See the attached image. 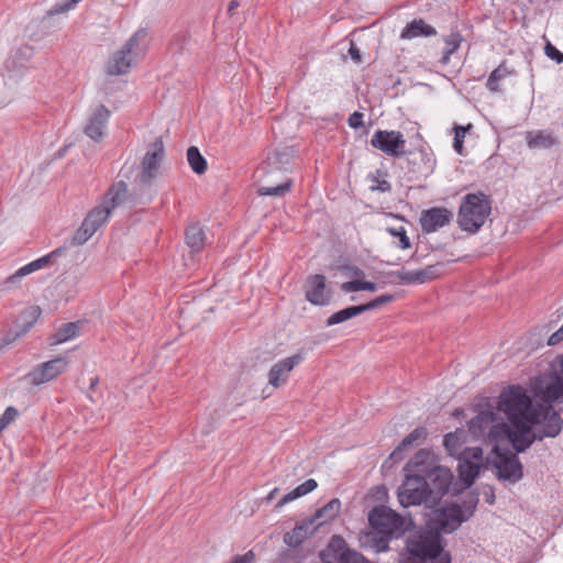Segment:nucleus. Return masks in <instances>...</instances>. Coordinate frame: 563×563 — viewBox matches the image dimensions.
Here are the masks:
<instances>
[{
  "mask_svg": "<svg viewBox=\"0 0 563 563\" xmlns=\"http://www.w3.org/2000/svg\"><path fill=\"white\" fill-rule=\"evenodd\" d=\"M239 2L236 0H232L230 3H229V7H228V11L230 13L233 12V10H235L238 7H239Z\"/></svg>",
  "mask_w": 563,
  "mask_h": 563,
  "instance_id": "nucleus-55",
  "label": "nucleus"
},
{
  "mask_svg": "<svg viewBox=\"0 0 563 563\" xmlns=\"http://www.w3.org/2000/svg\"><path fill=\"white\" fill-rule=\"evenodd\" d=\"M254 560L253 551H247L243 555L235 556L230 563H252Z\"/></svg>",
  "mask_w": 563,
  "mask_h": 563,
  "instance_id": "nucleus-51",
  "label": "nucleus"
},
{
  "mask_svg": "<svg viewBox=\"0 0 563 563\" xmlns=\"http://www.w3.org/2000/svg\"><path fill=\"white\" fill-rule=\"evenodd\" d=\"M165 156L164 143L161 139L155 140L147 148L142 163L139 180L141 184L151 186L159 175L162 162Z\"/></svg>",
  "mask_w": 563,
  "mask_h": 563,
  "instance_id": "nucleus-11",
  "label": "nucleus"
},
{
  "mask_svg": "<svg viewBox=\"0 0 563 563\" xmlns=\"http://www.w3.org/2000/svg\"><path fill=\"white\" fill-rule=\"evenodd\" d=\"M377 284L368 280H349L341 285V290L344 292H355L361 290H367V291H376L377 290Z\"/></svg>",
  "mask_w": 563,
  "mask_h": 563,
  "instance_id": "nucleus-41",
  "label": "nucleus"
},
{
  "mask_svg": "<svg viewBox=\"0 0 563 563\" xmlns=\"http://www.w3.org/2000/svg\"><path fill=\"white\" fill-rule=\"evenodd\" d=\"M314 528L307 519L302 520L284 537L285 543L289 547H299L309 536L313 534Z\"/></svg>",
  "mask_w": 563,
  "mask_h": 563,
  "instance_id": "nucleus-31",
  "label": "nucleus"
},
{
  "mask_svg": "<svg viewBox=\"0 0 563 563\" xmlns=\"http://www.w3.org/2000/svg\"><path fill=\"white\" fill-rule=\"evenodd\" d=\"M303 360L301 354H295L278 361L268 372V383L275 388L287 382L288 374Z\"/></svg>",
  "mask_w": 563,
  "mask_h": 563,
  "instance_id": "nucleus-21",
  "label": "nucleus"
},
{
  "mask_svg": "<svg viewBox=\"0 0 563 563\" xmlns=\"http://www.w3.org/2000/svg\"><path fill=\"white\" fill-rule=\"evenodd\" d=\"M394 300V296L390 294L382 295L366 303L360 305L362 312H366L374 309L382 308L385 303Z\"/></svg>",
  "mask_w": 563,
  "mask_h": 563,
  "instance_id": "nucleus-45",
  "label": "nucleus"
},
{
  "mask_svg": "<svg viewBox=\"0 0 563 563\" xmlns=\"http://www.w3.org/2000/svg\"><path fill=\"white\" fill-rule=\"evenodd\" d=\"M361 313H363V312H362L360 305L358 306H350V307H346V308L339 310V311L334 312L333 314H331L327 319L325 324L328 327L340 324V323H342L351 318H354Z\"/></svg>",
  "mask_w": 563,
  "mask_h": 563,
  "instance_id": "nucleus-36",
  "label": "nucleus"
},
{
  "mask_svg": "<svg viewBox=\"0 0 563 563\" xmlns=\"http://www.w3.org/2000/svg\"><path fill=\"white\" fill-rule=\"evenodd\" d=\"M306 298L316 306H325L330 301V295L325 289V276L316 274L307 279Z\"/></svg>",
  "mask_w": 563,
  "mask_h": 563,
  "instance_id": "nucleus-22",
  "label": "nucleus"
},
{
  "mask_svg": "<svg viewBox=\"0 0 563 563\" xmlns=\"http://www.w3.org/2000/svg\"><path fill=\"white\" fill-rule=\"evenodd\" d=\"M544 54L555 60L556 64L563 63V53L560 52L552 43L548 42L544 46Z\"/></svg>",
  "mask_w": 563,
  "mask_h": 563,
  "instance_id": "nucleus-48",
  "label": "nucleus"
},
{
  "mask_svg": "<svg viewBox=\"0 0 563 563\" xmlns=\"http://www.w3.org/2000/svg\"><path fill=\"white\" fill-rule=\"evenodd\" d=\"M495 451L494 465L497 470L498 478L510 483L518 482L522 477V465L517 455L498 453L497 446Z\"/></svg>",
  "mask_w": 563,
  "mask_h": 563,
  "instance_id": "nucleus-18",
  "label": "nucleus"
},
{
  "mask_svg": "<svg viewBox=\"0 0 563 563\" xmlns=\"http://www.w3.org/2000/svg\"><path fill=\"white\" fill-rule=\"evenodd\" d=\"M424 453L428 457H423V463H418L417 467L422 471L420 474L430 490L432 503H435L449 492L453 476L449 468L437 465L432 453L426 450Z\"/></svg>",
  "mask_w": 563,
  "mask_h": 563,
  "instance_id": "nucleus-8",
  "label": "nucleus"
},
{
  "mask_svg": "<svg viewBox=\"0 0 563 563\" xmlns=\"http://www.w3.org/2000/svg\"><path fill=\"white\" fill-rule=\"evenodd\" d=\"M42 311L37 306H31L20 314L19 322H22V329L15 333V338L25 334L40 318Z\"/></svg>",
  "mask_w": 563,
  "mask_h": 563,
  "instance_id": "nucleus-35",
  "label": "nucleus"
},
{
  "mask_svg": "<svg viewBox=\"0 0 563 563\" xmlns=\"http://www.w3.org/2000/svg\"><path fill=\"white\" fill-rule=\"evenodd\" d=\"M371 145L387 156L400 157L405 154L406 140L399 131L377 130L371 139Z\"/></svg>",
  "mask_w": 563,
  "mask_h": 563,
  "instance_id": "nucleus-13",
  "label": "nucleus"
},
{
  "mask_svg": "<svg viewBox=\"0 0 563 563\" xmlns=\"http://www.w3.org/2000/svg\"><path fill=\"white\" fill-rule=\"evenodd\" d=\"M472 510L465 512L456 504H450L432 512L428 525L435 531L451 533L455 531L472 515Z\"/></svg>",
  "mask_w": 563,
  "mask_h": 563,
  "instance_id": "nucleus-9",
  "label": "nucleus"
},
{
  "mask_svg": "<svg viewBox=\"0 0 563 563\" xmlns=\"http://www.w3.org/2000/svg\"><path fill=\"white\" fill-rule=\"evenodd\" d=\"M318 487V483L313 478H309L305 481L302 484L298 485L296 488L287 493L277 504V507H282L287 503H290L297 498H300L311 492H313Z\"/></svg>",
  "mask_w": 563,
  "mask_h": 563,
  "instance_id": "nucleus-32",
  "label": "nucleus"
},
{
  "mask_svg": "<svg viewBox=\"0 0 563 563\" xmlns=\"http://www.w3.org/2000/svg\"><path fill=\"white\" fill-rule=\"evenodd\" d=\"M500 422L496 407L487 402L478 406L477 415L468 421V430L473 437L481 438L486 431L488 435L494 426Z\"/></svg>",
  "mask_w": 563,
  "mask_h": 563,
  "instance_id": "nucleus-15",
  "label": "nucleus"
},
{
  "mask_svg": "<svg viewBox=\"0 0 563 563\" xmlns=\"http://www.w3.org/2000/svg\"><path fill=\"white\" fill-rule=\"evenodd\" d=\"M18 416V410L10 406L8 407L0 417V432L15 419Z\"/></svg>",
  "mask_w": 563,
  "mask_h": 563,
  "instance_id": "nucleus-47",
  "label": "nucleus"
},
{
  "mask_svg": "<svg viewBox=\"0 0 563 563\" xmlns=\"http://www.w3.org/2000/svg\"><path fill=\"white\" fill-rule=\"evenodd\" d=\"M277 492H278V489H277V488H274V489L269 493V495H268L267 499H268V500H272V499L274 498V496H275V494H276Z\"/></svg>",
  "mask_w": 563,
  "mask_h": 563,
  "instance_id": "nucleus-56",
  "label": "nucleus"
},
{
  "mask_svg": "<svg viewBox=\"0 0 563 563\" xmlns=\"http://www.w3.org/2000/svg\"><path fill=\"white\" fill-rule=\"evenodd\" d=\"M126 196L128 185L123 180L115 181L106 192L101 205L111 213L113 209L124 202Z\"/></svg>",
  "mask_w": 563,
  "mask_h": 563,
  "instance_id": "nucleus-26",
  "label": "nucleus"
},
{
  "mask_svg": "<svg viewBox=\"0 0 563 563\" xmlns=\"http://www.w3.org/2000/svg\"><path fill=\"white\" fill-rule=\"evenodd\" d=\"M368 522L371 530L364 532L360 541L362 547L377 553L388 551L389 543L401 538L413 525L410 517H404L384 505L368 512Z\"/></svg>",
  "mask_w": 563,
  "mask_h": 563,
  "instance_id": "nucleus-2",
  "label": "nucleus"
},
{
  "mask_svg": "<svg viewBox=\"0 0 563 563\" xmlns=\"http://www.w3.org/2000/svg\"><path fill=\"white\" fill-rule=\"evenodd\" d=\"M437 34V30L422 19H415L408 23L400 33L401 40H413L420 36L429 37Z\"/></svg>",
  "mask_w": 563,
  "mask_h": 563,
  "instance_id": "nucleus-27",
  "label": "nucleus"
},
{
  "mask_svg": "<svg viewBox=\"0 0 563 563\" xmlns=\"http://www.w3.org/2000/svg\"><path fill=\"white\" fill-rule=\"evenodd\" d=\"M338 563H368V561L361 553L350 550Z\"/></svg>",
  "mask_w": 563,
  "mask_h": 563,
  "instance_id": "nucleus-49",
  "label": "nucleus"
},
{
  "mask_svg": "<svg viewBox=\"0 0 563 563\" xmlns=\"http://www.w3.org/2000/svg\"><path fill=\"white\" fill-rule=\"evenodd\" d=\"M388 233L393 235L394 238L398 239L397 246L401 250H407L411 246L410 240L407 235V231L404 227H397V228H388Z\"/></svg>",
  "mask_w": 563,
  "mask_h": 563,
  "instance_id": "nucleus-44",
  "label": "nucleus"
},
{
  "mask_svg": "<svg viewBox=\"0 0 563 563\" xmlns=\"http://www.w3.org/2000/svg\"><path fill=\"white\" fill-rule=\"evenodd\" d=\"M508 68L500 64L497 68H495L490 75L488 76L486 87L488 90L493 92L499 91V81L506 78L509 75Z\"/></svg>",
  "mask_w": 563,
  "mask_h": 563,
  "instance_id": "nucleus-42",
  "label": "nucleus"
},
{
  "mask_svg": "<svg viewBox=\"0 0 563 563\" xmlns=\"http://www.w3.org/2000/svg\"><path fill=\"white\" fill-rule=\"evenodd\" d=\"M408 556L404 560L424 563L427 559L437 563H451V555L443 551V538L439 531L427 527L412 533L406 541Z\"/></svg>",
  "mask_w": 563,
  "mask_h": 563,
  "instance_id": "nucleus-5",
  "label": "nucleus"
},
{
  "mask_svg": "<svg viewBox=\"0 0 563 563\" xmlns=\"http://www.w3.org/2000/svg\"><path fill=\"white\" fill-rule=\"evenodd\" d=\"M457 471L461 481L470 487L483 465V450L479 446L465 448L457 457Z\"/></svg>",
  "mask_w": 563,
  "mask_h": 563,
  "instance_id": "nucleus-12",
  "label": "nucleus"
},
{
  "mask_svg": "<svg viewBox=\"0 0 563 563\" xmlns=\"http://www.w3.org/2000/svg\"><path fill=\"white\" fill-rule=\"evenodd\" d=\"M349 54L351 55V57L353 59H355L356 62H360L361 60V55H360V51L358 48L355 47L354 44H351V47L349 49Z\"/></svg>",
  "mask_w": 563,
  "mask_h": 563,
  "instance_id": "nucleus-53",
  "label": "nucleus"
},
{
  "mask_svg": "<svg viewBox=\"0 0 563 563\" xmlns=\"http://www.w3.org/2000/svg\"><path fill=\"white\" fill-rule=\"evenodd\" d=\"M279 157L280 154L268 157L267 162L257 169L258 177L262 181L257 189L260 196L282 197L290 190L291 181L289 179H285L280 183H273L269 179L271 176L280 175L277 167Z\"/></svg>",
  "mask_w": 563,
  "mask_h": 563,
  "instance_id": "nucleus-10",
  "label": "nucleus"
},
{
  "mask_svg": "<svg viewBox=\"0 0 563 563\" xmlns=\"http://www.w3.org/2000/svg\"><path fill=\"white\" fill-rule=\"evenodd\" d=\"M79 322L63 324L54 334V342L57 344L67 342L78 335Z\"/></svg>",
  "mask_w": 563,
  "mask_h": 563,
  "instance_id": "nucleus-39",
  "label": "nucleus"
},
{
  "mask_svg": "<svg viewBox=\"0 0 563 563\" xmlns=\"http://www.w3.org/2000/svg\"><path fill=\"white\" fill-rule=\"evenodd\" d=\"M555 365L560 373L555 374L551 382L544 388V396L551 401L563 399V355H559L555 358Z\"/></svg>",
  "mask_w": 563,
  "mask_h": 563,
  "instance_id": "nucleus-30",
  "label": "nucleus"
},
{
  "mask_svg": "<svg viewBox=\"0 0 563 563\" xmlns=\"http://www.w3.org/2000/svg\"><path fill=\"white\" fill-rule=\"evenodd\" d=\"M472 124L468 123L467 125H455L454 126V139H453V147L456 153L462 154L463 153V144L464 139L466 135V132L472 129Z\"/></svg>",
  "mask_w": 563,
  "mask_h": 563,
  "instance_id": "nucleus-43",
  "label": "nucleus"
},
{
  "mask_svg": "<svg viewBox=\"0 0 563 563\" xmlns=\"http://www.w3.org/2000/svg\"><path fill=\"white\" fill-rule=\"evenodd\" d=\"M556 135L549 130H539L529 132L527 135V145L531 150L550 148L558 144Z\"/></svg>",
  "mask_w": 563,
  "mask_h": 563,
  "instance_id": "nucleus-29",
  "label": "nucleus"
},
{
  "mask_svg": "<svg viewBox=\"0 0 563 563\" xmlns=\"http://www.w3.org/2000/svg\"><path fill=\"white\" fill-rule=\"evenodd\" d=\"M490 212V201L485 194H467L459 209V225L463 231L476 233L484 225Z\"/></svg>",
  "mask_w": 563,
  "mask_h": 563,
  "instance_id": "nucleus-7",
  "label": "nucleus"
},
{
  "mask_svg": "<svg viewBox=\"0 0 563 563\" xmlns=\"http://www.w3.org/2000/svg\"><path fill=\"white\" fill-rule=\"evenodd\" d=\"M453 219V213L444 207H432L421 212L419 222L423 233H433L446 227Z\"/></svg>",
  "mask_w": 563,
  "mask_h": 563,
  "instance_id": "nucleus-19",
  "label": "nucleus"
},
{
  "mask_svg": "<svg viewBox=\"0 0 563 563\" xmlns=\"http://www.w3.org/2000/svg\"><path fill=\"white\" fill-rule=\"evenodd\" d=\"M487 501H488L489 504H493V503H494V495H492V497H488V498H487Z\"/></svg>",
  "mask_w": 563,
  "mask_h": 563,
  "instance_id": "nucleus-57",
  "label": "nucleus"
},
{
  "mask_svg": "<svg viewBox=\"0 0 563 563\" xmlns=\"http://www.w3.org/2000/svg\"><path fill=\"white\" fill-rule=\"evenodd\" d=\"M110 118V110L103 106L98 104L90 110L85 126V134L93 141H100L107 131V124Z\"/></svg>",
  "mask_w": 563,
  "mask_h": 563,
  "instance_id": "nucleus-20",
  "label": "nucleus"
},
{
  "mask_svg": "<svg viewBox=\"0 0 563 563\" xmlns=\"http://www.w3.org/2000/svg\"><path fill=\"white\" fill-rule=\"evenodd\" d=\"M441 275L440 265H429L422 269L406 271L401 269L397 272V276L402 284H424Z\"/></svg>",
  "mask_w": 563,
  "mask_h": 563,
  "instance_id": "nucleus-24",
  "label": "nucleus"
},
{
  "mask_svg": "<svg viewBox=\"0 0 563 563\" xmlns=\"http://www.w3.org/2000/svg\"><path fill=\"white\" fill-rule=\"evenodd\" d=\"M66 366L67 360L63 356H58L33 368L26 374L25 379H27L30 384L38 386L57 377L65 371Z\"/></svg>",
  "mask_w": 563,
  "mask_h": 563,
  "instance_id": "nucleus-17",
  "label": "nucleus"
},
{
  "mask_svg": "<svg viewBox=\"0 0 563 563\" xmlns=\"http://www.w3.org/2000/svg\"><path fill=\"white\" fill-rule=\"evenodd\" d=\"M562 340H563V325L549 338L548 344L556 345Z\"/></svg>",
  "mask_w": 563,
  "mask_h": 563,
  "instance_id": "nucleus-52",
  "label": "nucleus"
},
{
  "mask_svg": "<svg viewBox=\"0 0 563 563\" xmlns=\"http://www.w3.org/2000/svg\"><path fill=\"white\" fill-rule=\"evenodd\" d=\"M423 457H428V455L424 450H420L404 468L405 479L398 487L397 496L399 504L405 508L432 503L430 490L420 474L421 471L417 467L418 463H423Z\"/></svg>",
  "mask_w": 563,
  "mask_h": 563,
  "instance_id": "nucleus-4",
  "label": "nucleus"
},
{
  "mask_svg": "<svg viewBox=\"0 0 563 563\" xmlns=\"http://www.w3.org/2000/svg\"><path fill=\"white\" fill-rule=\"evenodd\" d=\"M34 49L30 45H23L14 49L4 62L5 70L10 77L19 76L33 57Z\"/></svg>",
  "mask_w": 563,
  "mask_h": 563,
  "instance_id": "nucleus-23",
  "label": "nucleus"
},
{
  "mask_svg": "<svg viewBox=\"0 0 563 563\" xmlns=\"http://www.w3.org/2000/svg\"><path fill=\"white\" fill-rule=\"evenodd\" d=\"M495 407L508 421L525 419L529 423H540L545 419V415L556 412L551 399L545 398L544 390L541 401L533 405L527 390L519 385L504 388Z\"/></svg>",
  "mask_w": 563,
  "mask_h": 563,
  "instance_id": "nucleus-3",
  "label": "nucleus"
},
{
  "mask_svg": "<svg viewBox=\"0 0 563 563\" xmlns=\"http://www.w3.org/2000/svg\"><path fill=\"white\" fill-rule=\"evenodd\" d=\"M81 0H66L55 4L51 10L49 14H59L73 10Z\"/></svg>",
  "mask_w": 563,
  "mask_h": 563,
  "instance_id": "nucleus-46",
  "label": "nucleus"
},
{
  "mask_svg": "<svg viewBox=\"0 0 563 563\" xmlns=\"http://www.w3.org/2000/svg\"><path fill=\"white\" fill-rule=\"evenodd\" d=\"M465 431L460 429L444 435L443 445L450 455H457V457L460 456V453L463 451L462 445L465 442Z\"/></svg>",
  "mask_w": 563,
  "mask_h": 563,
  "instance_id": "nucleus-33",
  "label": "nucleus"
},
{
  "mask_svg": "<svg viewBox=\"0 0 563 563\" xmlns=\"http://www.w3.org/2000/svg\"><path fill=\"white\" fill-rule=\"evenodd\" d=\"M351 549L347 548L345 540L340 536H333L327 549L321 556L325 563H338Z\"/></svg>",
  "mask_w": 563,
  "mask_h": 563,
  "instance_id": "nucleus-28",
  "label": "nucleus"
},
{
  "mask_svg": "<svg viewBox=\"0 0 563 563\" xmlns=\"http://www.w3.org/2000/svg\"><path fill=\"white\" fill-rule=\"evenodd\" d=\"M510 424L501 421L489 431L488 439L492 442L508 440L517 452H525L536 440L558 437L563 428V420L559 412L545 415L540 423V429L533 431L525 419L509 421Z\"/></svg>",
  "mask_w": 563,
  "mask_h": 563,
  "instance_id": "nucleus-1",
  "label": "nucleus"
},
{
  "mask_svg": "<svg viewBox=\"0 0 563 563\" xmlns=\"http://www.w3.org/2000/svg\"><path fill=\"white\" fill-rule=\"evenodd\" d=\"M110 214L109 209L104 208L102 205L93 208L84 219L80 228L75 233L74 243L84 244L87 242L108 220Z\"/></svg>",
  "mask_w": 563,
  "mask_h": 563,
  "instance_id": "nucleus-16",
  "label": "nucleus"
},
{
  "mask_svg": "<svg viewBox=\"0 0 563 563\" xmlns=\"http://www.w3.org/2000/svg\"><path fill=\"white\" fill-rule=\"evenodd\" d=\"M463 41V37L460 33L454 32L444 37L445 48L443 49L441 63L446 65L450 62V57L453 53H455Z\"/></svg>",
  "mask_w": 563,
  "mask_h": 563,
  "instance_id": "nucleus-38",
  "label": "nucleus"
},
{
  "mask_svg": "<svg viewBox=\"0 0 563 563\" xmlns=\"http://www.w3.org/2000/svg\"><path fill=\"white\" fill-rule=\"evenodd\" d=\"M147 43V32L144 29L136 31L119 51L111 55L107 63V73L112 76L129 73L145 55Z\"/></svg>",
  "mask_w": 563,
  "mask_h": 563,
  "instance_id": "nucleus-6",
  "label": "nucleus"
},
{
  "mask_svg": "<svg viewBox=\"0 0 563 563\" xmlns=\"http://www.w3.org/2000/svg\"><path fill=\"white\" fill-rule=\"evenodd\" d=\"M426 438V430L423 428H416L409 434H407L397 449L391 453V456L396 455L398 451L406 450L413 444L421 443Z\"/></svg>",
  "mask_w": 563,
  "mask_h": 563,
  "instance_id": "nucleus-40",
  "label": "nucleus"
},
{
  "mask_svg": "<svg viewBox=\"0 0 563 563\" xmlns=\"http://www.w3.org/2000/svg\"><path fill=\"white\" fill-rule=\"evenodd\" d=\"M376 189L379 190L380 192H387L391 189V186L387 180H382L378 183V186Z\"/></svg>",
  "mask_w": 563,
  "mask_h": 563,
  "instance_id": "nucleus-54",
  "label": "nucleus"
},
{
  "mask_svg": "<svg viewBox=\"0 0 563 563\" xmlns=\"http://www.w3.org/2000/svg\"><path fill=\"white\" fill-rule=\"evenodd\" d=\"M205 232L197 225H189L186 230V243L192 252H199L205 246Z\"/></svg>",
  "mask_w": 563,
  "mask_h": 563,
  "instance_id": "nucleus-34",
  "label": "nucleus"
},
{
  "mask_svg": "<svg viewBox=\"0 0 563 563\" xmlns=\"http://www.w3.org/2000/svg\"><path fill=\"white\" fill-rule=\"evenodd\" d=\"M363 113L361 112H353L352 114H350L349 119H347V123L352 128V129H357V128H361L363 126Z\"/></svg>",
  "mask_w": 563,
  "mask_h": 563,
  "instance_id": "nucleus-50",
  "label": "nucleus"
},
{
  "mask_svg": "<svg viewBox=\"0 0 563 563\" xmlns=\"http://www.w3.org/2000/svg\"><path fill=\"white\" fill-rule=\"evenodd\" d=\"M187 161L192 169L198 175L203 174L207 170V161L201 155L200 151L196 146H190L187 150Z\"/></svg>",
  "mask_w": 563,
  "mask_h": 563,
  "instance_id": "nucleus-37",
  "label": "nucleus"
},
{
  "mask_svg": "<svg viewBox=\"0 0 563 563\" xmlns=\"http://www.w3.org/2000/svg\"><path fill=\"white\" fill-rule=\"evenodd\" d=\"M340 511L341 501L339 498H333L323 507L317 509L311 517L307 518V520L308 522H310V525L314 528L316 531L319 527L336 518Z\"/></svg>",
  "mask_w": 563,
  "mask_h": 563,
  "instance_id": "nucleus-25",
  "label": "nucleus"
},
{
  "mask_svg": "<svg viewBox=\"0 0 563 563\" xmlns=\"http://www.w3.org/2000/svg\"><path fill=\"white\" fill-rule=\"evenodd\" d=\"M65 251L66 247L55 249L51 253L20 267L15 273L5 278V280L3 282V289L9 290L19 286L23 277L46 267L51 262L55 261L58 256L64 254Z\"/></svg>",
  "mask_w": 563,
  "mask_h": 563,
  "instance_id": "nucleus-14",
  "label": "nucleus"
}]
</instances>
